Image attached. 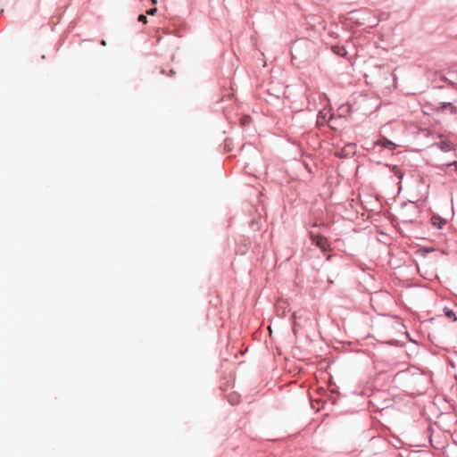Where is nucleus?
<instances>
[{
  "mask_svg": "<svg viewBox=\"0 0 457 457\" xmlns=\"http://www.w3.org/2000/svg\"><path fill=\"white\" fill-rule=\"evenodd\" d=\"M356 153L355 144H347L344 147L336 149L334 154L339 158H348L353 156Z\"/></svg>",
  "mask_w": 457,
  "mask_h": 457,
  "instance_id": "obj_1",
  "label": "nucleus"
},
{
  "mask_svg": "<svg viewBox=\"0 0 457 457\" xmlns=\"http://www.w3.org/2000/svg\"><path fill=\"white\" fill-rule=\"evenodd\" d=\"M375 145L384 146L389 150H394L397 146L396 144L386 137H382L381 139L377 140Z\"/></svg>",
  "mask_w": 457,
  "mask_h": 457,
  "instance_id": "obj_3",
  "label": "nucleus"
},
{
  "mask_svg": "<svg viewBox=\"0 0 457 457\" xmlns=\"http://www.w3.org/2000/svg\"><path fill=\"white\" fill-rule=\"evenodd\" d=\"M156 12H157V8H155V7H154V8H152V9L148 10V11L146 12V13H147L148 15H154V14L156 13Z\"/></svg>",
  "mask_w": 457,
  "mask_h": 457,
  "instance_id": "obj_9",
  "label": "nucleus"
},
{
  "mask_svg": "<svg viewBox=\"0 0 457 457\" xmlns=\"http://www.w3.org/2000/svg\"><path fill=\"white\" fill-rule=\"evenodd\" d=\"M431 220L434 225H436V220H439L438 228H441V223H443V221L439 218L432 217Z\"/></svg>",
  "mask_w": 457,
  "mask_h": 457,
  "instance_id": "obj_8",
  "label": "nucleus"
},
{
  "mask_svg": "<svg viewBox=\"0 0 457 457\" xmlns=\"http://www.w3.org/2000/svg\"><path fill=\"white\" fill-rule=\"evenodd\" d=\"M101 45H102V46H106V42H105V40H102Z\"/></svg>",
  "mask_w": 457,
  "mask_h": 457,
  "instance_id": "obj_11",
  "label": "nucleus"
},
{
  "mask_svg": "<svg viewBox=\"0 0 457 457\" xmlns=\"http://www.w3.org/2000/svg\"><path fill=\"white\" fill-rule=\"evenodd\" d=\"M311 238L312 243H314L319 248H320L321 251L326 252L328 250V243L326 237L311 233Z\"/></svg>",
  "mask_w": 457,
  "mask_h": 457,
  "instance_id": "obj_2",
  "label": "nucleus"
},
{
  "mask_svg": "<svg viewBox=\"0 0 457 457\" xmlns=\"http://www.w3.org/2000/svg\"><path fill=\"white\" fill-rule=\"evenodd\" d=\"M152 3H153L154 4H157V0H152Z\"/></svg>",
  "mask_w": 457,
  "mask_h": 457,
  "instance_id": "obj_12",
  "label": "nucleus"
},
{
  "mask_svg": "<svg viewBox=\"0 0 457 457\" xmlns=\"http://www.w3.org/2000/svg\"><path fill=\"white\" fill-rule=\"evenodd\" d=\"M444 312H445V316L447 318L451 319L452 320L455 321L457 320L454 312L452 310H450L448 308H445Z\"/></svg>",
  "mask_w": 457,
  "mask_h": 457,
  "instance_id": "obj_5",
  "label": "nucleus"
},
{
  "mask_svg": "<svg viewBox=\"0 0 457 457\" xmlns=\"http://www.w3.org/2000/svg\"><path fill=\"white\" fill-rule=\"evenodd\" d=\"M394 174L400 179H403V173L401 171V170L397 166H394L392 169Z\"/></svg>",
  "mask_w": 457,
  "mask_h": 457,
  "instance_id": "obj_6",
  "label": "nucleus"
},
{
  "mask_svg": "<svg viewBox=\"0 0 457 457\" xmlns=\"http://www.w3.org/2000/svg\"><path fill=\"white\" fill-rule=\"evenodd\" d=\"M138 21H139L140 22L145 23H145H147V18H146V16H145V15H144V14H140V15L138 16Z\"/></svg>",
  "mask_w": 457,
  "mask_h": 457,
  "instance_id": "obj_7",
  "label": "nucleus"
},
{
  "mask_svg": "<svg viewBox=\"0 0 457 457\" xmlns=\"http://www.w3.org/2000/svg\"><path fill=\"white\" fill-rule=\"evenodd\" d=\"M333 52L342 57L345 56L347 54V51L344 46H333Z\"/></svg>",
  "mask_w": 457,
  "mask_h": 457,
  "instance_id": "obj_4",
  "label": "nucleus"
},
{
  "mask_svg": "<svg viewBox=\"0 0 457 457\" xmlns=\"http://www.w3.org/2000/svg\"><path fill=\"white\" fill-rule=\"evenodd\" d=\"M448 166H453L454 169L457 170V162H453V163L448 164Z\"/></svg>",
  "mask_w": 457,
  "mask_h": 457,
  "instance_id": "obj_10",
  "label": "nucleus"
}]
</instances>
